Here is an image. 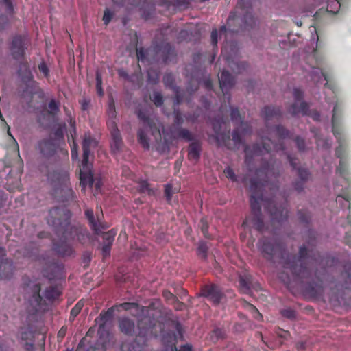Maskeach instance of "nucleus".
Returning a JSON list of instances; mask_svg holds the SVG:
<instances>
[{
	"mask_svg": "<svg viewBox=\"0 0 351 351\" xmlns=\"http://www.w3.org/2000/svg\"><path fill=\"white\" fill-rule=\"evenodd\" d=\"M263 182L260 181L252 180L250 184V190L252 192L250 197V205L252 207V212L254 215L252 220V223L258 230H262L263 221L261 218V206L260 202H265L266 208L270 213L272 220H277V221H282L283 219L287 218L288 211L285 207L276 206L274 201H268L263 199L262 196H259V193L262 190V186H264Z\"/></svg>",
	"mask_w": 351,
	"mask_h": 351,
	"instance_id": "nucleus-1",
	"label": "nucleus"
},
{
	"mask_svg": "<svg viewBox=\"0 0 351 351\" xmlns=\"http://www.w3.org/2000/svg\"><path fill=\"white\" fill-rule=\"evenodd\" d=\"M97 143L95 138L90 136V134H84L83 138V159L82 161V167L80 168V184L84 186L87 182H93L91 165L88 164V157L90 149L96 147Z\"/></svg>",
	"mask_w": 351,
	"mask_h": 351,
	"instance_id": "nucleus-2",
	"label": "nucleus"
},
{
	"mask_svg": "<svg viewBox=\"0 0 351 351\" xmlns=\"http://www.w3.org/2000/svg\"><path fill=\"white\" fill-rule=\"evenodd\" d=\"M19 75L21 77L22 95L24 97L32 96L34 94L39 92L38 83L34 80V77L28 67L25 66L21 67Z\"/></svg>",
	"mask_w": 351,
	"mask_h": 351,
	"instance_id": "nucleus-3",
	"label": "nucleus"
},
{
	"mask_svg": "<svg viewBox=\"0 0 351 351\" xmlns=\"http://www.w3.org/2000/svg\"><path fill=\"white\" fill-rule=\"evenodd\" d=\"M231 119L235 122L237 128L232 132V139L235 144L242 142V136L251 131L247 122L240 121V113L237 109L231 110Z\"/></svg>",
	"mask_w": 351,
	"mask_h": 351,
	"instance_id": "nucleus-4",
	"label": "nucleus"
},
{
	"mask_svg": "<svg viewBox=\"0 0 351 351\" xmlns=\"http://www.w3.org/2000/svg\"><path fill=\"white\" fill-rule=\"evenodd\" d=\"M40 282H32V280H29L25 287V292L30 295L29 302L36 309H41L42 308L43 299L40 294Z\"/></svg>",
	"mask_w": 351,
	"mask_h": 351,
	"instance_id": "nucleus-5",
	"label": "nucleus"
},
{
	"mask_svg": "<svg viewBox=\"0 0 351 351\" xmlns=\"http://www.w3.org/2000/svg\"><path fill=\"white\" fill-rule=\"evenodd\" d=\"M293 97L295 101L289 108V111L293 114H307L308 107L307 104L302 101V91H301L300 89H294Z\"/></svg>",
	"mask_w": 351,
	"mask_h": 351,
	"instance_id": "nucleus-6",
	"label": "nucleus"
},
{
	"mask_svg": "<svg viewBox=\"0 0 351 351\" xmlns=\"http://www.w3.org/2000/svg\"><path fill=\"white\" fill-rule=\"evenodd\" d=\"M108 125L112 135L111 149L114 153L119 152L123 146V141L117 123L114 121H109Z\"/></svg>",
	"mask_w": 351,
	"mask_h": 351,
	"instance_id": "nucleus-7",
	"label": "nucleus"
},
{
	"mask_svg": "<svg viewBox=\"0 0 351 351\" xmlns=\"http://www.w3.org/2000/svg\"><path fill=\"white\" fill-rule=\"evenodd\" d=\"M202 295L214 304L220 303L223 298L221 291L216 285H207V286L204 287L202 290Z\"/></svg>",
	"mask_w": 351,
	"mask_h": 351,
	"instance_id": "nucleus-8",
	"label": "nucleus"
},
{
	"mask_svg": "<svg viewBox=\"0 0 351 351\" xmlns=\"http://www.w3.org/2000/svg\"><path fill=\"white\" fill-rule=\"evenodd\" d=\"M162 341L165 346V351H178L176 347V337L175 335L168 333L167 335H164L162 337ZM179 351H193L191 346L185 345L182 346Z\"/></svg>",
	"mask_w": 351,
	"mask_h": 351,
	"instance_id": "nucleus-9",
	"label": "nucleus"
},
{
	"mask_svg": "<svg viewBox=\"0 0 351 351\" xmlns=\"http://www.w3.org/2000/svg\"><path fill=\"white\" fill-rule=\"evenodd\" d=\"M153 324L152 321H151L149 317H142V318L138 319V328L140 330L138 336V340H141L145 336H149L152 333L150 330Z\"/></svg>",
	"mask_w": 351,
	"mask_h": 351,
	"instance_id": "nucleus-10",
	"label": "nucleus"
},
{
	"mask_svg": "<svg viewBox=\"0 0 351 351\" xmlns=\"http://www.w3.org/2000/svg\"><path fill=\"white\" fill-rule=\"evenodd\" d=\"M25 47V40L21 36H16L14 38L11 45V51L12 56L16 59L22 57L24 53Z\"/></svg>",
	"mask_w": 351,
	"mask_h": 351,
	"instance_id": "nucleus-11",
	"label": "nucleus"
},
{
	"mask_svg": "<svg viewBox=\"0 0 351 351\" xmlns=\"http://www.w3.org/2000/svg\"><path fill=\"white\" fill-rule=\"evenodd\" d=\"M219 80L220 82V86L223 90V93H226L229 88L232 87V86L234 84V80L233 77L230 74H229L228 71H223L219 76Z\"/></svg>",
	"mask_w": 351,
	"mask_h": 351,
	"instance_id": "nucleus-12",
	"label": "nucleus"
},
{
	"mask_svg": "<svg viewBox=\"0 0 351 351\" xmlns=\"http://www.w3.org/2000/svg\"><path fill=\"white\" fill-rule=\"evenodd\" d=\"M75 237L80 242H85L86 238H88V233L86 230L78 229V228L71 227L70 232L68 233V232H66L64 234V238L66 240L75 239Z\"/></svg>",
	"mask_w": 351,
	"mask_h": 351,
	"instance_id": "nucleus-13",
	"label": "nucleus"
},
{
	"mask_svg": "<svg viewBox=\"0 0 351 351\" xmlns=\"http://www.w3.org/2000/svg\"><path fill=\"white\" fill-rule=\"evenodd\" d=\"M38 149L45 156H49V155L53 154L56 145L51 140H43L38 144Z\"/></svg>",
	"mask_w": 351,
	"mask_h": 351,
	"instance_id": "nucleus-14",
	"label": "nucleus"
},
{
	"mask_svg": "<svg viewBox=\"0 0 351 351\" xmlns=\"http://www.w3.org/2000/svg\"><path fill=\"white\" fill-rule=\"evenodd\" d=\"M13 272V264L11 261H1L0 263V278L7 279L11 276Z\"/></svg>",
	"mask_w": 351,
	"mask_h": 351,
	"instance_id": "nucleus-15",
	"label": "nucleus"
},
{
	"mask_svg": "<svg viewBox=\"0 0 351 351\" xmlns=\"http://www.w3.org/2000/svg\"><path fill=\"white\" fill-rule=\"evenodd\" d=\"M114 313V309L113 308H109L104 313H101L99 318L96 319V322H98L99 324V330L98 332L101 334L104 328V324L108 322V320H110L112 319Z\"/></svg>",
	"mask_w": 351,
	"mask_h": 351,
	"instance_id": "nucleus-16",
	"label": "nucleus"
},
{
	"mask_svg": "<svg viewBox=\"0 0 351 351\" xmlns=\"http://www.w3.org/2000/svg\"><path fill=\"white\" fill-rule=\"evenodd\" d=\"M55 250L57 251L58 254L63 256H71L73 251L71 245H69L66 241H64V240L60 241L59 243L55 244Z\"/></svg>",
	"mask_w": 351,
	"mask_h": 351,
	"instance_id": "nucleus-17",
	"label": "nucleus"
},
{
	"mask_svg": "<svg viewBox=\"0 0 351 351\" xmlns=\"http://www.w3.org/2000/svg\"><path fill=\"white\" fill-rule=\"evenodd\" d=\"M119 328L123 333L132 334L135 329V324L132 319L122 318L119 322Z\"/></svg>",
	"mask_w": 351,
	"mask_h": 351,
	"instance_id": "nucleus-18",
	"label": "nucleus"
},
{
	"mask_svg": "<svg viewBox=\"0 0 351 351\" xmlns=\"http://www.w3.org/2000/svg\"><path fill=\"white\" fill-rule=\"evenodd\" d=\"M259 247L262 252H265L267 256H274L279 248L278 245H272L269 242H260Z\"/></svg>",
	"mask_w": 351,
	"mask_h": 351,
	"instance_id": "nucleus-19",
	"label": "nucleus"
},
{
	"mask_svg": "<svg viewBox=\"0 0 351 351\" xmlns=\"http://www.w3.org/2000/svg\"><path fill=\"white\" fill-rule=\"evenodd\" d=\"M121 351H144L145 348L143 346L139 345L136 341L133 343H123L121 346Z\"/></svg>",
	"mask_w": 351,
	"mask_h": 351,
	"instance_id": "nucleus-20",
	"label": "nucleus"
},
{
	"mask_svg": "<svg viewBox=\"0 0 351 351\" xmlns=\"http://www.w3.org/2000/svg\"><path fill=\"white\" fill-rule=\"evenodd\" d=\"M232 53H230L229 51V47L224 46L222 48L221 51V55L226 59V60L228 62L230 66V62L231 60L233 59L234 57L237 55V51L235 48H230V49Z\"/></svg>",
	"mask_w": 351,
	"mask_h": 351,
	"instance_id": "nucleus-21",
	"label": "nucleus"
},
{
	"mask_svg": "<svg viewBox=\"0 0 351 351\" xmlns=\"http://www.w3.org/2000/svg\"><path fill=\"white\" fill-rule=\"evenodd\" d=\"M272 148L274 150H279V149H283L282 143L274 144V142L271 141V138H263V149L269 152V151H271Z\"/></svg>",
	"mask_w": 351,
	"mask_h": 351,
	"instance_id": "nucleus-22",
	"label": "nucleus"
},
{
	"mask_svg": "<svg viewBox=\"0 0 351 351\" xmlns=\"http://www.w3.org/2000/svg\"><path fill=\"white\" fill-rule=\"evenodd\" d=\"M280 112L279 109H275L274 107H265L262 110L263 117L268 120V119L274 118V117L278 116Z\"/></svg>",
	"mask_w": 351,
	"mask_h": 351,
	"instance_id": "nucleus-23",
	"label": "nucleus"
},
{
	"mask_svg": "<svg viewBox=\"0 0 351 351\" xmlns=\"http://www.w3.org/2000/svg\"><path fill=\"white\" fill-rule=\"evenodd\" d=\"M200 149L198 144L192 143L190 145L188 158L189 159H192L193 160H197V159L199 157Z\"/></svg>",
	"mask_w": 351,
	"mask_h": 351,
	"instance_id": "nucleus-24",
	"label": "nucleus"
},
{
	"mask_svg": "<svg viewBox=\"0 0 351 351\" xmlns=\"http://www.w3.org/2000/svg\"><path fill=\"white\" fill-rule=\"evenodd\" d=\"M72 126H73V130L71 132V135L73 138V143L71 145V157L73 159L78 158V150L77 144L74 140V136L77 134V129L74 124L71 123Z\"/></svg>",
	"mask_w": 351,
	"mask_h": 351,
	"instance_id": "nucleus-25",
	"label": "nucleus"
},
{
	"mask_svg": "<svg viewBox=\"0 0 351 351\" xmlns=\"http://www.w3.org/2000/svg\"><path fill=\"white\" fill-rule=\"evenodd\" d=\"M271 134L277 136L279 141L285 138L286 135L289 134V132L283 128V126H276L274 129L271 130Z\"/></svg>",
	"mask_w": 351,
	"mask_h": 351,
	"instance_id": "nucleus-26",
	"label": "nucleus"
},
{
	"mask_svg": "<svg viewBox=\"0 0 351 351\" xmlns=\"http://www.w3.org/2000/svg\"><path fill=\"white\" fill-rule=\"evenodd\" d=\"M312 79L317 83H322V82L327 81L326 75L323 74L322 71H321L319 69H313Z\"/></svg>",
	"mask_w": 351,
	"mask_h": 351,
	"instance_id": "nucleus-27",
	"label": "nucleus"
},
{
	"mask_svg": "<svg viewBox=\"0 0 351 351\" xmlns=\"http://www.w3.org/2000/svg\"><path fill=\"white\" fill-rule=\"evenodd\" d=\"M60 295V291L58 289L54 288V287H50L49 289H47L45 293V296L48 300L57 299Z\"/></svg>",
	"mask_w": 351,
	"mask_h": 351,
	"instance_id": "nucleus-28",
	"label": "nucleus"
},
{
	"mask_svg": "<svg viewBox=\"0 0 351 351\" xmlns=\"http://www.w3.org/2000/svg\"><path fill=\"white\" fill-rule=\"evenodd\" d=\"M138 137L140 141V143L143 146L144 148L148 149L149 147V142L144 132V130H140L138 132Z\"/></svg>",
	"mask_w": 351,
	"mask_h": 351,
	"instance_id": "nucleus-29",
	"label": "nucleus"
},
{
	"mask_svg": "<svg viewBox=\"0 0 351 351\" xmlns=\"http://www.w3.org/2000/svg\"><path fill=\"white\" fill-rule=\"evenodd\" d=\"M86 215L87 218L89 220V223L91 225L92 228L95 230H97L99 228V226L97 224V221H95L94 219V213L93 211L91 210V209H87L86 210Z\"/></svg>",
	"mask_w": 351,
	"mask_h": 351,
	"instance_id": "nucleus-30",
	"label": "nucleus"
},
{
	"mask_svg": "<svg viewBox=\"0 0 351 351\" xmlns=\"http://www.w3.org/2000/svg\"><path fill=\"white\" fill-rule=\"evenodd\" d=\"M116 232L112 231V230H111V231L106 232V233H104L103 239L107 243V244H108L110 247H111V245L112 244L114 240Z\"/></svg>",
	"mask_w": 351,
	"mask_h": 351,
	"instance_id": "nucleus-31",
	"label": "nucleus"
},
{
	"mask_svg": "<svg viewBox=\"0 0 351 351\" xmlns=\"http://www.w3.org/2000/svg\"><path fill=\"white\" fill-rule=\"evenodd\" d=\"M84 306V301L80 300L77 303H76L75 306L72 308L71 311V316L74 319L75 316L77 315L78 313L81 311Z\"/></svg>",
	"mask_w": 351,
	"mask_h": 351,
	"instance_id": "nucleus-32",
	"label": "nucleus"
},
{
	"mask_svg": "<svg viewBox=\"0 0 351 351\" xmlns=\"http://www.w3.org/2000/svg\"><path fill=\"white\" fill-rule=\"evenodd\" d=\"M138 118L141 119V120H142L143 121V124H144V126L145 128H148V127H149V128L150 130H152V125L149 121V118L147 117L146 114L144 113V112L138 111Z\"/></svg>",
	"mask_w": 351,
	"mask_h": 351,
	"instance_id": "nucleus-33",
	"label": "nucleus"
},
{
	"mask_svg": "<svg viewBox=\"0 0 351 351\" xmlns=\"http://www.w3.org/2000/svg\"><path fill=\"white\" fill-rule=\"evenodd\" d=\"M96 88L99 95H103L104 91L102 90V78L101 75H100L99 73H96Z\"/></svg>",
	"mask_w": 351,
	"mask_h": 351,
	"instance_id": "nucleus-34",
	"label": "nucleus"
},
{
	"mask_svg": "<svg viewBox=\"0 0 351 351\" xmlns=\"http://www.w3.org/2000/svg\"><path fill=\"white\" fill-rule=\"evenodd\" d=\"M340 8V4L337 0H332L327 5V10L328 12H336Z\"/></svg>",
	"mask_w": 351,
	"mask_h": 351,
	"instance_id": "nucleus-35",
	"label": "nucleus"
},
{
	"mask_svg": "<svg viewBox=\"0 0 351 351\" xmlns=\"http://www.w3.org/2000/svg\"><path fill=\"white\" fill-rule=\"evenodd\" d=\"M152 101L155 103L156 106H161L163 104V97L160 93H154L152 97Z\"/></svg>",
	"mask_w": 351,
	"mask_h": 351,
	"instance_id": "nucleus-36",
	"label": "nucleus"
},
{
	"mask_svg": "<svg viewBox=\"0 0 351 351\" xmlns=\"http://www.w3.org/2000/svg\"><path fill=\"white\" fill-rule=\"evenodd\" d=\"M148 80L151 83H157L159 80V75L156 71H147Z\"/></svg>",
	"mask_w": 351,
	"mask_h": 351,
	"instance_id": "nucleus-37",
	"label": "nucleus"
},
{
	"mask_svg": "<svg viewBox=\"0 0 351 351\" xmlns=\"http://www.w3.org/2000/svg\"><path fill=\"white\" fill-rule=\"evenodd\" d=\"M239 286L241 288V291L243 293H247L250 290V286L248 282L243 278H241L239 280Z\"/></svg>",
	"mask_w": 351,
	"mask_h": 351,
	"instance_id": "nucleus-38",
	"label": "nucleus"
},
{
	"mask_svg": "<svg viewBox=\"0 0 351 351\" xmlns=\"http://www.w3.org/2000/svg\"><path fill=\"white\" fill-rule=\"evenodd\" d=\"M207 251L208 247L206 244L204 243V242H202L201 243L199 244L197 252L200 256H202V257H206Z\"/></svg>",
	"mask_w": 351,
	"mask_h": 351,
	"instance_id": "nucleus-39",
	"label": "nucleus"
},
{
	"mask_svg": "<svg viewBox=\"0 0 351 351\" xmlns=\"http://www.w3.org/2000/svg\"><path fill=\"white\" fill-rule=\"evenodd\" d=\"M49 108L50 112H52V114H55V112H57L59 110V104L58 103H57L56 101L52 99L49 103Z\"/></svg>",
	"mask_w": 351,
	"mask_h": 351,
	"instance_id": "nucleus-40",
	"label": "nucleus"
},
{
	"mask_svg": "<svg viewBox=\"0 0 351 351\" xmlns=\"http://www.w3.org/2000/svg\"><path fill=\"white\" fill-rule=\"evenodd\" d=\"M113 16V12H110V10H106L103 16V21L104 24L107 25L110 22Z\"/></svg>",
	"mask_w": 351,
	"mask_h": 351,
	"instance_id": "nucleus-41",
	"label": "nucleus"
},
{
	"mask_svg": "<svg viewBox=\"0 0 351 351\" xmlns=\"http://www.w3.org/2000/svg\"><path fill=\"white\" fill-rule=\"evenodd\" d=\"M281 313L282 315L285 316L286 317H289V319H292V317H294L295 315V311L291 308L282 309Z\"/></svg>",
	"mask_w": 351,
	"mask_h": 351,
	"instance_id": "nucleus-42",
	"label": "nucleus"
},
{
	"mask_svg": "<svg viewBox=\"0 0 351 351\" xmlns=\"http://www.w3.org/2000/svg\"><path fill=\"white\" fill-rule=\"evenodd\" d=\"M224 172H225L226 177H228L229 179H231L232 181H236V180H237L236 176H235L232 168H230V167H228L224 170Z\"/></svg>",
	"mask_w": 351,
	"mask_h": 351,
	"instance_id": "nucleus-43",
	"label": "nucleus"
},
{
	"mask_svg": "<svg viewBox=\"0 0 351 351\" xmlns=\"http://www.w3.org/2000/svg\"><path fill=\"white\" fill-rule=\"evenodd\" d=\"M121 306L123 308V309L129 310V309H139V305L136 304V303H123Z\"/></svg>",
	"mask_w": 351,
	"mask_h": 351,
	"instance_id": "nucleus-44",
	"label": "nucleus"
},
{
	"mask_svg": "<svg viewBox=\"0 0 351 351\" xmlns=\"http://www.w3.org/2000/svg\"><path fill=\"white\" fill-rule=\"evenodd\" d=\"M163 82L166 86H169V87H171L173 83V75L171 74H167L164 75Z\"/></svg>",
	"mask_w": 351,
	"mask_h": 351,
	"instance_id": "nucleus-45",
	"label": "nucleus"
},
{
	"mask_svg": "<svg viewBox=\"0 0 351 351\" xmlns=\"http://www.w3.org/2000/svg\"><path fill=\"white\" fill-rule=\"evenodd\" d=\"M147 56V50L143 48L137 49V58L140 61H144Z\"/></svg>",
	"mask_w": 351,
	"mask_h": 351,
	"instance_id": "nucleus-46",
	"label": "nucleus"
},
{
	"mask_svg": "<svg viewBox=\"0 0 351 351\" xmlns=\"http://www.w3.org/2000/svg\"><path fill=\"white\" fill-rule=\"evenodd\" d=\"M92 179H93V182L90 183V182L86 183V184L84 186H82L83 189H84V188L86 187V185H89V186H90V187H93V186H94L96 189H99L100 186H101V182H100V180H95V179L93 178V173H92Z\"/></svg>",
	"mask_w": 351,
	"mask_h": 351,
	"instance_id": "nucleus-47",
	"label": "nucleus"
},
{
	"mask_svg": "<svg viewBox=\"0 0 351 351\" xmlns=\"http://www.w3.org/2000/svg\"><path fill=\"white\" fill-rule=\"evenodd\" d=\"M165 193L166 195V197L168 199V201H170V199L172 197L173 191L172 190V186L170 184H167L165 189Z\"/></svg>",
	"mask_w": 351,
	"mask_h": 351,
	"instance_id": "nucleus-48",
	"label": "nucleus"
},
{
	"mask_svg": "<svg viewBox=\"0 0 351 351\" xmlns=\"http://www.w3.org/2000/svg\"><path fill=\"white\" fill-rule=\"evenodd\" d=\"M298 175L302 180L307 179L308 176V171L306 169H298Z\"/></svg>",
	"mask_w": 351,
	"mask_h": 351,
	"instance_id": "nucleus-49",
	"label": "nucleus"
},
{
	"mask_svg": "<svg viewBox=\"0 0 351 351\" xmlns=\"http://www.w3.org/2000/svg\"><path fill=\"white\" fill-rule=\"evenodd\" d=\"M178 136L180 138H185V139H191V134L190 132H189L188 130H180Z\"/></svg>",
	"mask_w": 351,
	"mask_h": 351,
	"instance_id": "nucleus-50",
	"label": "nucleus"
},
{
	"mask_svg": "<svg viewBox=\"0 0 351 351\" xmlns=\"http://www.w3.org/2000/svg\"><path fill=\"white\" fill-rule=\"evenodd\" d=\"M102 252H103V256H109L110 253V247L109 244L106 243V242L104 240V245L102 247Z\"/></svg>",
	"mask_w": 351,
	"mask_h": 351,
	"instance_id": "nucleus-51",
	"label": "nucleus"
},
{
	"mask_svg": "<svg viewBox=\"0 0 351 351\" xmlns=\"http://www.w3.org/2000/svg\"><path fill=\"white\" fill-rule=\"evenodd\" d=\"M217 37H218V32L217 30H213L211 32V42L213 45H217Z\"/></svg>",
	"mask_w": 351,
	"mask_h": 351,
	"instance_id": "nucleus-52",
	"label": "nucleus"
},
{
	"mask_svg": "<svg viewBox=\"0 0 351 351\" xmlns=\"http://www.w3.org/2000/svg\"><path fill=\"white\" fill-rule=\"evenodd\" d=\"M38 69H39L40 71H41L44 73V75H49V69H48L47 66H46L45 63H44V62L40 63L38 66Z\"/></svg>",
	"mask_w": 351,
	"mask_h": 351,
	"instance_id": "nucleus-53",
	"label": "nucleus"
},
{
	"mask_svg": "<svg viewBox=\"0 0 351 351\" xmlns=\"http://www.w3.org/2000/svg\"><path fill=\"white\" fill-rule=\"evenodd\" d=\"M173 90L176 94V103L179 104L180 101V95H179V89L176 86H172Z\"/></svg>",
	"mask_w": 351,
	"mask_h": 351,
	"instance_id": "nucleus-54",
	"label": "nucleus"
},
{
	"mask_svg": "<svg viewBox=\"0 0 351 351\" xmlns=\"http://www.w3.org/2000/svg\"><path fill=\"white\" fill-rule=\"evenodd\" d=\"M296 143H297V145H298V147H299V149L300 150H302V149L304 148L305 143H304V141L303 138H296Z\"/></svg>",
	"mask_w": 351,
	"mask_h": 351,
	"instance_id": "nucleus-55",
	"label": "nucleus"
},
{
	"mask_svg": "<svg viewBox=\"0 0 351 351\" xmlns=\"http://www.w3.org/2000/svg\"><path fill=\"white\" fill-rule=\"evenodd\" d=\"M3 3L5 5L8 12H12V10H13V7H12V4L11 3V0H3Z\"/></svg>",
	"mask_w": 351,
	"mask_h": 351,
	"instance_id": "nucleus-56",
	"label": "nucleus"
},
{
	"mask_svg": "<svg viewBox=\"0 0 351 351\" xmlns=\"http://www.w3.org/2000/svg\"><path fill=\"white\" fill-rule=\"evenodd\" d=\"M299 254H300V258H304V257H305V256H306V254H307L306 247H305V246H303V247H300Z\"/></svg>",
	"mask_w": 351,
	"mask_h": 351,
	"instance_id": "nucleus-57",
	"label": "nucleus"
},
{
	"mask_svg": "<svg viewBox=\"0 0 351 351\" xmlns=\"http://www.w3.org/2000/svg\"><path fill=\"white\" fill-rule=\"evenodd\" d=\"M284 267L285 268H289L291 271L292 273H297L296 268L295 267L294 265H293V264L286 263Z\"/></svg>",
	"mask_w": 351,
	"mask_h": 351,
	"instance_id": "nucleus-58",
	"label": "nucleus"
},
{
	"mask_svg": "<svg viewBox=\"0 0 351 351\" xmlns=\"http://www.w3.org/2000/svg\"><path fill=\"white\" fill-rule=\"evenodd\" d=\"M32 332L30 331L26 330L25 332H22L21 335V338L22 339H27V338L29 337V336H32Z\"/></svg>",
	"mask_w": 351,
	"mask_h": 351,
	"instance_id": "nucleus-59",
	"label": "nucleus"
},
{
	"mask_svg": "<svg viewBox=\"0 0 351 351\" xmlns=\"http://www.w3.org/2000/svg\"><path fill=\"white\" fill-rule=\"evenodd\" d=\"M202 231L204 232V235L207 237V230H208V226L205 223V221H202Z\"/></svg>",
	"mask_w": 351,
	"mask_h": 351,
	"instance_id": "nucleus-60",
	"label": "nucleus"
},
{
	"mask_svg": "<svg viewBox=\"0 0 351 351\" xmlns=\"http://www.w3.org/2000/svg\"><path fill=\"white\" fill-rule=\"evenodd\" d=\"M149 188V184L147 182V181H143L141 184V189L143 191H145V190H147Z\"/></svg>",
	"mask_w": 351,
	"mask_h": 351,
	"instance_id": "nucleus-61",
	"label": "nucleus"
},
{
	"mask_svg": "<svg viewBox=\"0 0 351 351\" xmlns=\"http://www.w3.org/2000/svg\"><path fill=\"white\" fill-rule=\"evenodd\" d=\"M88 105L89 101H86V99H83V101H82V108L83 110H87Z\"/></svg>",
	"mask_w": 351,
	"mask_h": 351,
	"instance_id": "nucleus-62",
	"label": "nucleus"
},
{
	"mask_svg": "<svg viewBox=\"0 0 351 351\" xmlns=\"http://www.w3.org/2000/svg\"><path fill=\"white\" fill-rule=\"evenodd\" d=\"M333 115H332V128H333V130H334V128H335V114H336V112H337V107L336 106H335L334 108H333Z\"/></svg>",
	"mask_w": 351,
	"mask_h": 351,
	"instance_id": "nucleus-63",
	"label": "nucleus"
},
{
	"mask_svg": "<svg viewBox=\"0 0 351 351\" xmlns=\"http://www.w3.org/2000/svg\"><path fill=\"white\" fill-rule=\"evenodd\" d=\"M163 294L164 296L167 298V299H171V298H173V295L171 294V293L168 292V291H165Z\"/></svg>",
	"mask_w": 351,
	"mask_h": 351,
	"instance_id": "nucleus-64",
	"label": "nucleus"
}]
</instances>
